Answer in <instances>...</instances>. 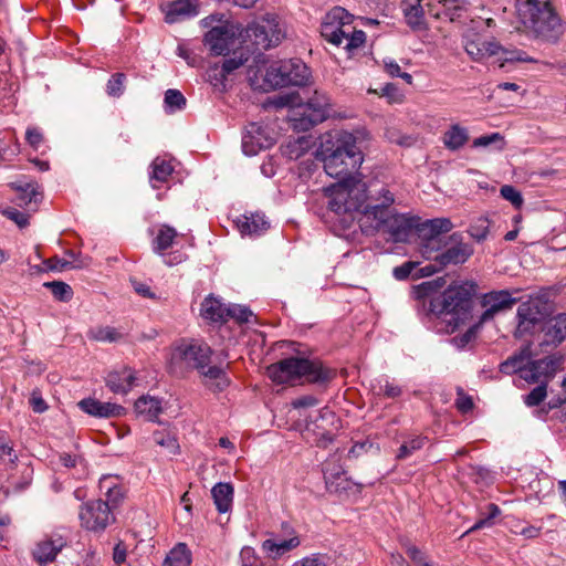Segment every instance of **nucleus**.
Instances as JSON below:
<instances>
[{
	"instance_id": "obj_1",
	"label": "nucleus",
	"mask_w": 566,
	"mask_h": 566,
	"mask_svg": "<svg viewBox=\"0 0 566 566\" xmlns=\"http://www.w3.org/2000/svg\"><path fill=\"white\" fill-rule=\"evenodd\" d=\"M329 210L357 220L365 235L387 234L394 242H406L413 232L417 217L394 208L395 193L378 181L338 185L329 189Z\"/></svg>"
},
{
	"instance_id": "obj_2",
	"label": "nucleus",
	"mask_w": 566,
	"mask_h": 566,
	"mask_svg": "<svg viewBox=\"0 0 566 566\" xmlns=\"http://www.w3.org/2000/svg\"><path fill=\"white\" fill-rule=\"evenodd\" d=\"M317 156L322 159L326 174L340 179L339 182L325 189L327 207L329 208L331 188L344 184H363L353 175L361 166L364 156L358 146L357 135L343 129L332 130L323 135Z\"/></svg>"
},
{
	"instance_id": "obj_3",
	"label": "nucleus",
	"mask_w": 566,
	"mask_h": 566,
	"mask_svg": "<svg viewBox=\"0 0 566 566\" xmlns=\"http://www.w3.org/2000/svg\"><path fill=\"white\" fill-rule=\"evenodd\" d=\"M310 77V69L300 59L271 63L263 59H258L248 70L250 85L255 90L264 92L290 85L303 86L307 84Z\"/></svg>"
},
{
	"instance_id": "obj_4",
	"label": "nucleus",
	"mask_w": 566,
	"mask_h": 566,
	"mask_svg": "<svg viewBox=\"0 0 566 566\" xmlns=\"http://www.w3.org/2000/svg\"><path fill=\"white\" fill-rule=\"evenodd\" d=\"M179 358L189 367L198 370L202 382L212 391H222L229 386V378L226 370L217 365H210L212 349L203 340H182L177 347Z\"/></svg>"
},
{
	"instance_id": "obj_5",
	"label": "nucleus",
	"mask_w": 566,
	"mask_h": 566,
	"mask_svg": "<svg viewBox=\"0 0 566 566\" xmlns=\"http://www.w3.org/2000/svg\"><path fill=\"white\" fill-rule=\"evenodd\" d=\"M269 378L279 385L304 378L310 384L325 385L335 377V371L319 360L303 357H287L268 367Z\"/></svg>"
},
{
	"instance_id": "obj_6",
	"label": "nucleus",
	"mask_w": 566,
	"mask_h": 566,
	"mask_svg": "<svg viewBox=\"0 0 566 566\" xmlns=\"http://www.w3.org/2000/svg\"><path fill=\"white\" fill-rule=\"evenodd\" d=\"M521 21L535 39L545 42L555 43L564 33L562 19L551 0H525Z\"/></svg>"
},
{
	"instance_id": "obj_7",
	"label": "nucleus",
	"mask_w": 566,
	"mask_h": 566,
	"mask_svg": "<svg viewBox=\"0 0 566 566\" xmlns=\"http://www.w3.org/2000/svg\"><path fill=\"white\" fill-rule=\"evenodd\" d=\"M471 298V285L467 283L450 285L441 295L430 297L429 312L453 323L454 328L469 313Z\"/></svg>"
},
{
	"instance_id": "obj_8",
	"label": "nucleus",
	"mask_w": 566,
	"mask_h": 566,
	"mask_svg": "<svg viewBox=\"0 0 566 566\" xmlns=\"http://www.w3.org/2000/svg\"><path fill=\"white\" fill-rule=\"evenodd\" d=\"M329 97L315 91L306 103L294 106L291 111L290 122L295 132H308L329 116Z\"/></svg>"
},
{
	"instance_id": "obj_9",
	"label": "nucleus",
	"mask_w": 566,
	"mask_h": 566,
	"mask_svg": "<svg viewBox=\"0 0 566 566\" xmlns=\"http://www.w3.org/2000/svg\"><path fill=\"white\" fill-rule=\"evenodd\" d=\"M453 224L448 218H436L421 221L417 217V224L413 232L420 239L419 251L421 255L427 259L431 253L437 252L440 242L447 237L446 233L450 232Z\"/></svg>"
},
{
	"instance_id": "obj_10",
	"label": "nucleus",
	"mask_w": 566,
	"mask_h": 566,
	"mask_svg": "<svg viewBox=\"0 0 566 566\" xmlns=\"http://www.w3.org/2000/svg\"><path fill=\"white\" fill-rule=\"evenodd\" d=\"M437 252H433L426 260L439 262L440 268L464 263L473 253L469 243L463 242L462 234L454 232L447 235L439 244Z\"/></svg>"
},
{
	"instance_id": "obj_11",
	"label": "nucleus",
	"mask_w": 566,
	"mask_h": 566,
	"mask_svg": "<svg viewBox=\"0 0 566 566\" xmlns=\"http://www.w3.org/2000/svg\"><path fill=\"white\" fill-rule=\"evenodd\" d=\"M548 315V304L541 297L530 298L517 308V328L516 335H533L542 329L543 324Z\"/></svg>"
},
{
	"instance_id": "obj_12",
	"label": "nucleus",
	"mask_w": 566,
	"mask_h": 566,
	"mask_svg": "<svg viewBox=\"0 0 566 566\" xmlns=\"http://www.w3.org/2000/svg\"><path fill=\"white\" fill-rule=\"evenodd\" d=\"M245 33L258 48L264 50L276 46L285 36L277 17L273 14L249 24Z\"/></svg>"
},
{
	"instance_id": "obj_13",
	"label": "nucleus",
	"mask_w": 566,
	"mask_h": 566,
	"mask_svg": "<svg viewBox=\"0 0 566 566\" xmlns=\"http://www.w3.org/2000/svg\"><path fill=\"white\" fill-rule=\"evenodd\" d=\"M78 517L81 526L94 533L104 532L115 522V515L111 506L101 499L87 501L82 504Z\"/></svg>"
},
{
	"instance_id": "obj_14",
	"label": "nucleus",
	"mask_w": 566,
	"mask_h": 566,
	"mask_svg": "<svg viewBox=\"0 0 566 566\" xmlns=\"http://www.w3.org/2000/svg\"><path fill=\"white\" fill-rule=\"evenodd\" d=\"M151 249L163 258V261L168 266H174L182 263L187 255L180 251H168L172 248L176 239L179 237L177 230L169 224H159L153 230Z\"/></svg>"
},
{
	"instance_id": "obj_15",
	"label": "nucleus",
	"mask_w": 566,
	"mask_h": 566,
	"mask_svg": "<svg viewBox=\"0 0 566 566\" xmlns=\"http://www.w3.org/2000/svg\"><path fill=\"white\" fill-rule=\"evenodd\" d=\"M352 15L343 8H334L322 22L321 34L329 43L339 46L350 32Z\"/></svg>"
},
{
	"instance_id": "obj_16",
	"label": "nucleus",
	"mask_w": 566,
	"mask_h": 566,
	"mask_svg": "<svg viewBox=\"0 0 566 566\" xmlns=\"http://www.w3.org/2000/svg\"><path fill=\"white\" fill-rule=\"evenodd\" d=\"M237 28L229 21L211 27L205 34V44L214 55H226L235 42Z\"/></svg>"
},
{
	"instance_id": "obj_17",
	"label": "nucleus",
	"mask_w": 566,
	"mask_h": 566,
	"mask_svg": "<svg viewBox=\"0 0 566 566\" xmlns=\"http://www.w3.org/2000/svg\"><path fill=\"white\" fill-rule=\"evenodd\" d=\"M326 491L329 493L342 494L349 491L353 482L346 476L340 459L333 455L322 464Z\"/></svg>"
},
{
	"instance_id": "obj_18",
	"label": "nucleus",
	"mask_w": 566,
	"mask_h": 566,
	"mask_svg": "<svg viewBox=\"0 0 566 566\" xmlns=\"http://www.w3.org/2000/svg\"><path fill=\"white\" fill-rule=\"evenodd\" d=\"M562 358L556 356H547L541 359L528 360L524 370L523 380L527 384H546L554 378L556 371L560 367Z\"/></svg>"
},
{
	"instance_id": "obj_19",
	"label": "nucleus",
	"mask_w": 566,
	"mask_h": 566,
	"mask_svg": "<svg viewBox=\"0 0 566 566\" xmlns=\"http://www.w3.org/2000/svg\"><path fill=\"white\" fill-rule=\"evenodd\" d=\"M336 416L328 408L319 410L315 420L307 422L305 428V434L307 439H311L318 448H327L334 441V433L324 427V422H334Z\"/></svg>"
},
{
	"instance_id": "obj_20",
	"label": "nucleus",
	"mask_w": 566,
	"mask_h": 566,
	"mask_svg": "<svg viewBox=\"0 0 566 566\" xmlns=\"http://www.w3.org/2000/svg\"><path fill=\"white\" fill-rule=\"evenodd\" d=\"M66 544L67 538L63 534L54 532L44 536L34 545L32 557L41 566L53 563Z\"/></svg>"
},
{
	"instance_id": "obj_21",
	"label": "nucleus",
	"mask_w": 566,
	"mask_h": 566,
	"mask_svg": "<svg viewBox=\"0 0 566 566\" xmlns=\"http://www.w3.org/2000/svg\"><path fill=\"white\" fill-rule=\"evenodd\" d=\"M516 303L509 291H493L486 293L482 298V306L485 311L480 316V323H486L501 312L511 310Z\"/></svg>"
},
{
	"instance_id": "obj_22",
	"label": "nucleus",
	"mask_w": 566,
	"mask_h": 566,
	"mask_svg": "<svg viewBox=\"0 0 566 566\" xmlns=\"http://www.w3.org/2000/svg\"><path fill=\"white\" fill-rule=\"evenodd\" d=\"M78 408L96 418H117L125 415V408L114 402H103L95 398H84L77 402Z\"/></svg>"
},
{
	"instance_id": "obj_23",
	"label": "nucleus",
	"mask_w": 566,
	"mask_h": 566,
	"mask_svg": "<svg viewBox=\"0 0 566 566\" xmlns=\"http://www.w3.org/2000/svg\"><path fill=\"white\" fill-rule=\"evenodd\" d=\"M165 20L168 23H176L198 14L197 0H175L166 6Z\"/></svg>"
},
{
	"instance_id": "obj_24",
	"label": "nucleus",
	"mask_w": 566,
	"mask_h": 566,
	"mask_svg": "<svg viewBox=\"0 0 566 566\" xmlns=\"http://www.w3.org/2000/svg\"><path fill=\"white\" fill-rule=\"evenodd\" d=\"M237 229L242 235L258 237L264 233L270 223L263 214H242L235 221Z\"/></svg>"
},
{
	"instance_id": "obj_25",
	"label": "nucleus",
	"mask_w": 566,
	"mask_h": 566,
	"mask_svg": "<svg viewBox=\"0 0 566 566\" xmlns=\"http://www.w3.org/2000/svg\"><path fill=\"white\" fill-rule=\"evenodd\" d=\"M542 331L545 333V344L559 345L566 339V313H559L545 319Z\"/></svg>"
},
{
	"instance_id": "obj_26",
	"label": "nucleus",
	"mask_w": 566,
	"mask_h": 566,
	"mask_svg": "<svg viewBox=\"0 0 566 566\" xmlns=\"http://www.w3.org/2000/svg\"><path fill=\"white\" fill-rule=\"evenodd\" d=\"M135 380L134 370L124 367L120 370H114L107 375L106 386L114 394L125 395L133 388Z\"/></svg>"
},
{
	"instance_id": "obj_27",
	"label": "nucleus",
	"mask_w": 566,
	"mask_h": 566,
	"mask_svg": "<svg viewBox=\"0 0 566 566\" xmlns=\"http://www.w3.org/2000/svg\"><path fill=\"white\" fill-rule=\"evenodd\" d=\"M531 356V346H523L518 352L514 353L501 363L500 371L505 375L518 374L521 379H523L524 370L526 369Z\"/></svg>"
},
{
	"instance_id": "obj_28",
	"label": "nucleus",
	"mask_w": 566,
	"mask_h": 566,
	"mask_svg": "<svg viewBox=\"0 0 566 566\" xmlns=\"http://www.w3.org/2000/svg\"><path fill=\"white\" fill-rule=\"evenodd\" d=\"M264 129L256 123H251L242 138V148L247 155H255L259 149L269 147L272 140L264 138Z\"/></svg>"
},
{
	"instance_id": "obj_29",
	"label": "nucleus",
	"mask_w": 566,
	"mask_h": 566,
	"mask_svg": "<svg viewBox=\"0 0 566 566\" xmlns=\"http://www.w3.org/2000/svg\"><path fill=\"white\" fill-rule=\"evenodd\" d=\"M467 54L474 61L480 62L488 56L500 54L502 45L495 41L468 40L464 45Z\"/></svg>"
},
{
	"instance_id": "obj_30",
	"label": "nucleus",
	"mask_w": 566,
	"mask_h": 566,
	"mask_svg": "<svg viewBox=\"0 0 566 566\" xmlns=\"http://www.w3.org/2000/svg\"><path fill=\"white\" fill-rule=\"evenodd\" d=\"M17 206L24 208L28 211H35L39 201L42 198L40 187L36 182H25L15 187Z\"/></svg>"
},
{
	"instance_id": "obj_31",
	"label": "nucleus",
	"mask_w": 566,
	"mask_h": 566,
	"mask_svg": "<svg viewBox=\"0 0 566 566\" xmlns=\"http://www.w3.org/2000/svg\"><path fill=\"white\" fill-rule=\"evenodd\" d=\"M172 171L174 166L170 159L161 156L156 157L150 165L149 181L151 187L158 189L163 184L168 182Z\"/></svg>"
},
{
	"instance_id": "obj_32",
	"label": "nucleus",
	"mask_w": 566,
	"mask_h": 566,
	"mask_svg": "<svg viewBox=\"0 0 566 566\" xmlns=\"http://www.w3.org/2000/svg\"><path fill=\"white\" fill-rule=\"evenodd\" d=\"M200 315L213 323L227 322V305L213 295H209L201 303Z\"/></svg>"
},
{
	"instance_id": "obj_33",
	"label": "nucleus",
	"mask_w": 566,
	"mask_h": 566,
	"mask_svg": "<svg viewBox=\"0 0 566 566\" xmlns=\"http://www.w3.org/2000/svg\"><path fill=\"white\" fill-rule=\"evenodd\" d=\"M301 545V539L297 535L276 542L274 539H265L262 542V551L269 555V557L276 559L284 554L297 548Z\"/></svg>"
},
{
	"instance_id": "obj_34",
	"label": "nucleus",
	"mask_w": 566,
	"mask_h": 566,
	"mask_svg": "<svg viewBox=\"0 0 566 566\" xmlns=\"http://www.w3.org/2000/svg\"><path fill=\"white\" fill-rule=\"evenodd\" d=\"M468 140V129L459 124H452L449 129L444 132L442 137L444 147L451 151L459 150Z\"/></svg>"
},
{
	"instance_id": "obj_35",
	"label": "nucleus",
	"mask_w": 566,
	"mask_h": 566,
	"mask_svg": "<svg viewBox=\"0 0 566 566\" xmlns=\"http://www.w3.org/2000/svg\"><path fill=\"white\" fill-rule=\"evenodd\" d=\"M135 411L146 420L156 421L163 411L161 400L151 396H143L135 401Z\"/></svg>"
},
{
	"instance_id": "obj_36",
	"label": "nucleus",
	"mask_w": 566,
	"mask_h": 566,
	"mask_svg": "<svg viewBox=\"0 0 566 566\" xmlns=\"http://www.w3.org/2000/svg\"><path fill=\"white\" fill-rule=\"evenodd\" d=\"M211 494L219 513H227L231 510L233 502V486L230 483H217L212 488Z\"/></svg>"
},
{
	"instance_id": "obj_37",
	"label": "nucleus",
	"mask_w": 566,
	"mask_h": 566,
	"mask_svg": "<svg viewBox=\"0 0 566 566\" xmlns=\"http://www.w3.org/2000/svg\"><path fill=\"white\" fill-rule=\"evenodd\" d=\"M312 147L311 136H300L282 145V154L291 160L302 157Z\"/></svg>"
},
{
	"instance_id": "obj_38",
	"label": "nucleus",
	"mask_w": 566,
	"mask_h": 566,
	"mask_svg": "<svg viewBox=\"0 0 566 566\" xmlns=\"http://www.w3.org/2000/svg\"><path fill=\"white\" fill-rule=\"evenodd\" d=\"M428 442L429 438L426 434L408 436L399 447L396 459L405 460L411 457L415 452L423 449Z\"/></svg>"
},
{
	"instance_id": "obj_39",
	"label": "nucleus",
	"mask_w": 566,
	"mask_h": 566,
	"mask_svg": "<svg viewBox=\"0 0 566 566\" xmlns=\"http://www.w3.org/2000/svg\"><path fill=\"white\" fill-rule=\"evenodd\" d=\"M191 553L184 543L177 544L167 555L164 566H189Z\"/></svg>"
},
{
	"instance_id": "obj_40",
	"label": "nucleus",
	"mask_w": 566,
	"mask_h": 566,
	"mask_svg": "<svg viewBox=\"0 0 566 566\" xmlns=\"http://www.w3.org/2000/svg\"><path fill=\"white\" fill-rule=\"evenodd\" d=\"M90 339L96 342L115 343L122 339L123 334L115 327L112 326H97L91 328L87 333Z\"/></svg>"
},
{
	"instance_id": "obj_41",
	"label": "nucleus",
	"mask_w": 566,
	"mask_h": 566,
	"mask_svg": "<svg viewBox=\"0 0 566 566\" xmlns=\"http://www.w3.org/2000/svg\"><path fill=\"white\" fill-rule=\"evenodd\" d=\"M420 2L421 0H411L403 8L406 21L412 29H418L423 24V9Z\"/></svg>"
},
{
	"instance_id": "obj_42",
	"label": "nucleus",
	"mask_w": 566,
	"mask_h": 566,
	"mask_svg": "<svg viewBox=\"0 0 566 566\" xmlns=\"http://www.w3.org/2000/svg\"><path fill=\"white\" fill-rule=\"evenodd\" d=\"M209 83L219 92L227 91L228 74L223 72L220 65L214 64L207 71Z\"/></svg>"
},
{
	"instance_id": "obj_43",
	"label": "nucleus",
	"mask_w": 566,
	"mask_h": 566,
	"mask_svg": "<svg viewBox=\"0 0 566 566\" xmlns=\"http://www.w3.org/2000/svg\"><path fill=\"white\" fill-rule=\"evenodd\" d=\"M44 287L49 289L55 300L60 302H69L73 297L72 287L61 281L45 282Z\"/></svg>"
},
{
	"instance_id": "obj_44",
	"label": "nucleus",
	"mask_w": 566,
	"mask_h": 566,
	"mask_svg": "<svg viewBox=\"0 0 566 566\" xmlns=\"http://www.w3.org/2000/svg\"><path fill=\"white\" fill-rule=\"evenodd\" d=\"M153 441L163 448H166L170 454L178 452L179 446L177 439L167 430H156L153 433Z\"/></svg>"
},
{
	"instance_id": "obj_45",
	"label": "nucleus",
	"mask_w": 566,
	"mask_h": 566,
	"mask_svg": "<svg viewBox=\"0 0 566 566\" xmlns=\"http://www.w3.org/2000/svg\"><path fill=\"white\" fill-rule=\"evenodd\" d=\"M126 75L122 72L114 73L106 84V94L111 97H120L125 92Z\"/></svg>"
},
{
	"instance_id": "obj_46",
	"label": "nucleus",
	"mask_w": 566,
	"mask_h": 566,
	"mask_svg": "<svg viewBox=\"0 0 566 566\" xmlns=\"http://www.w3.org/2000/svg\"><path fill=\"white\" fill-rule=\"evenodd\" d=\"M500 54H502V56L499 59L501 62V67H503L506 63L533 62V59L528 56L525 51L518 49L509 50L502 46Z\"/></svg>"
},
{
	"instance_id": "obj_47",
	"label": "nucleus",
	"mask_w": 566,
	"mask_h": 566,
	"mask_svg": "<svg viewBox=\"0 0 566 566\" xmlns=\"http://www.w3.org/2000/svg\"><path fill=\"white\" fill-rule=\"evenodd\" d=\"M165 106L168 112L181 111L186 106V98L178 90L169 88L165 93Z\"/></svg>"
},
{
	"instance_id": "obj_48",
	"label": "nucleus",
	"mask_w": 566,
	"mask_h": 566,
	"mask_svg": "<svg viewBox=\"0 0 566 566\" xmlns=\"http://www.w3.org/2000/svg\"><path fill=\"white\" fill-rule=\"evenodd\" d=\"M251 317H253V313L249 307L238 304L227 305V321L232 318L237 323L242 324L250 322Z\"/></svg>"
},
{
	"instance_id": "obj_49",
	"label": "nucleus",
	"mask_w": 566,
	"mask_h": 566,
	"mask_svg": "<svg viewBox=\"0 0 566 566\" xmlns=\"http://www.w3.org/2000/svg\"><path fill=\"white\" fill-rule=\"evenodd\" d=\"M501 513L500 507L494 503H489L486 505V512L481 514V517L475 522V524L470 528V531H475L483 528L485 526H491L493 524V520L497 517Z\"/></svg>"
},
{
	"instance_id": "obj_50",
	"label": "nucleus",
	"mask_w": 566,
	"mask_h": 566,
	"mask_svg": "<svg viewBox=\"0 0 566 566\" xmlns=\"http://www.w3.org/2000/svg\"><path fill=\"white\" fill-rule=\"evenodd\" d=\"M344 40V49L347 52H353L356 49H359L364 45L366 41V34L361 30H356L353 25L350 27V32Z\"/></svg>"
},
{
	"instance_id": "obj_51",
	"label": "nucleus",
	"mask_w": 566,
	"mask_h": 566,
	"mask_svg": "<svg viewBox=\"0 0 566 566\" xmlns=\"http://www.w3.org/2000/svg\"><path fill=\"white\" fill-rule=\"evenodd\" d=\"M547 396V385L538 384L527 395L523 397V401L527 407H536L542 403Z\"/></svg>"
},
{
	"instance_id": "obj_52",
	"label": "nucleus",
	"mask_w": 566,
	"mask_h": 566,
	"mask_svg": "<svg viewBox=\"0 0 566 566\" xmlns=\"http://www.w3.org/2000/svg\"><path fill=\"white\" fill-rule=\"evenodd\" d=\"M329 557L322 553H312L297 560L291 566H328Z\"/></svg>"
},
{
	"instance_id": "obj_53",
	"label": "nucleus",
	"mask_w": 566,
	"mask_h": 566,
	"mask_svg": "<svg viewBox=\"0 0 566 566\" xmlns=\"http://www.w3.org/2000/svg\"><path fill=\"white\" fill-rule=\"evenodd\" d=\"M469 233L476 241L484 240L489 234V220L486 218H478L470 224Z\"/></svg>"
},
{
	"instance_id": "obj_54",
	"label": "nucleus",
	"mask_w": 566,
	"mask_h": 566,
	"mask_svg": "<svg viewBox=\"0 0 566 566\" xmlns=\"http://www.w3.org/2000/svg\"><path fill=\"white\" fill-rule=\"evenodd\" d=\"M501 196L510 201L516 209H520L524 202L523 197L518 190L511 185H504L500 189Z\"/></svg>"
},
{
	"instance_id": "obj_55",
	"label": "nucleus",
	"mask_w": 566,
	"mask_h": 566,
	"mask_svg": "<svg viewBox=\"0 0 566 566\" xmlns=\"http://www.w3.org/2000/svg\"><path fill=\"white\" fill-rule=\"evenodd\" d=\"M468 4L467 0H444L443 2L451 20L460 19L462 17V12L467 10Z\"/></svg>"
},
{
	"instance_id": "obj_56",
	"label": "nucleus",
	"mask_w": 566,
	"mask_h": 566,
	"mask_svg": "<svg viewBox=\"0 0 566 566\" xmlns=\"http://www.w3.org/2000/svg\"><path fill=\"white\" fill-rule=\"evenodd\" d=\"M403 390L402 388L395 384L394 381H390L388 379L384 380V384L379 381V391L378 395H382L386 398H398L402 395Z\"/></svg>"
},
{
	"instance_id": "obj_57",
	"label": "nucleus",
	"mask_w": 566,
	"mask_h": 566,
	"mask_svg": "<svg viewBox=\"0 0 566 566\" xmlns=\"http://www.w3.org/2000/svg\"><path fill=\"white\" fill-rule=\"evenodd\" d=\"M2 212L8 219L14 221L20 228H24L29 224L30 214L28 212L20 211L14 207H8Z\"/></svg>"
},
{
	"instance_id": "obj_58",
	"label": "nucleus",
	"mask_w": 566,
	"mask_h": 566,
	"mask_svg": "<svg viewBox=\"0 0 566 566\" xmlns=\"http://www.w3.org/2000/svg\"><path fill=\"white\" fill-rule=\"evenodd\" d=\"M0 459H8L10 463H15L18 460L11 441L2 434H0Z\"/></svg>"
},
{
	"instance_id": "obj_59",
	"label": "nucleus",
	"mask_w": 566,
	"mask_h": 566,
	"mask_svg": "<svg viewBox=\"0 0 566 566\" xmlns=\"http://www.w3.org/2000/svg\"><path fill=\"white\" fill-rule=\"evenodd\" d=\"M418 262L407 261L399 266L394 268L392 274L396 280H407L412 272L418 268Z\"/></svg>"
},
{
	"instance_id": "obj_60",
	"label": "nucleus",
	"mask_w": 566,
	"mask_h": 566,
	"mask_svg": "<svg viewBox=\"0 0 566 566\" xmlns=\"http://www.w3.org/2000/svg\"><path fill=\"white\" fill-rule=\"evenodd\" d=\"M25 139L34 150H38L44 142V136L40 128L30 126L27 128Z\"/></svg>"
},
{
	"instance_id": "obj_61",
	"label": "nucleus",
	"mask_w": 566,
	"mask_h": 566,
	"mask_svg": "<svg viewBox=\"0 0 566 566\" xmlns=\"http://www.w3.org/2000/svg\"><path fill=\"white\" fill-rule=\"evenodd\" d=\"M406 554L416 566H432L428 563L426 555L415 545L406 546Z\"/></svg>"
},
{
	"instance_id": "obj_62",
	"label": "nucleus",
	"mask_w": 566,
	"mask_h": 566,
	"mask_svg": "<svg viewBox=\"0 0 566 566\" xmlns=\"http://www.w3.org/2000/svg\"><path fill=\"white\" fill-rule=\"evenodd\" d=\"M29 402H30L32 410L36 413H42V412L46 411L49 408L48 403L45 402V400L42 397L40 389H38V388L32 390Z\"/></svg>"
},
{
	"instance_id": "obj_63",
	"label": "nucleus",
	"mask_w": 566,
	"mask_h": 566,
	"mask_svg": "<svg viewBox=\"0 0 566 566\" xmlns=\"http://www.w3.org/2000/svg\"><path fill=\"white\" fill-rule=\"evenodd\" d=\"M248 61V57L244 56V54L241 52L240 56H234L230 59H226L222 63L221 69L223 72H226L228 75L231 74L234 70L242 66Z\"/></svg>"
},
{
	"instance_id": "obj_64",
	"label": "nucleus",
	"mask_w": 566,
	"mask_h": 566,
	"mask_svg": "<svg viewBox=\"0 0 566 566\" xmlns=\"http://www.w3.org/2000/svg\"><path fill=\"white\" fill-rule=\"evenodd\" d=\"M259 556L253 547L244 546L240 552V566L250 565L256 566Z\"/></svg>"
}]
</instances>
